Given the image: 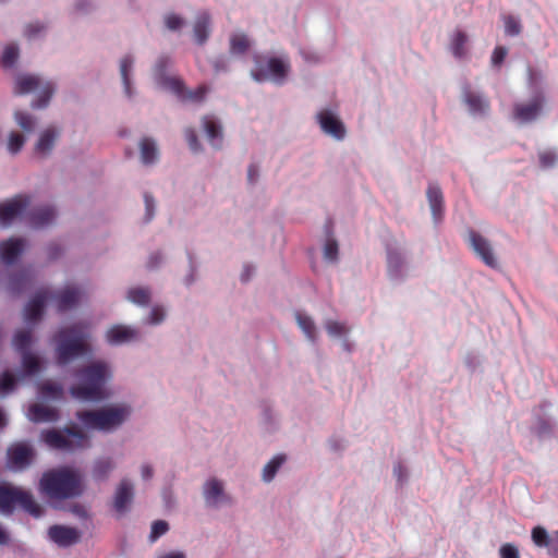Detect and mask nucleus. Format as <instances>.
Instances as JSON below:
<instances>
[{
	"instance_id": "1",
	"label": "nucleus",
	"mask_w": 558,
	"mask_h": 558,
	"mask_svg": "<svg viewBox=\"0 0 558 558\" xmlns=\"http://www.w3.org/2000/svg\"><path fill=\"white\" fill-rule=\"evenodd\" d=\"M74 383L69 388L70 395L80 401L99 402L110 398L107 385L112 379L109 363L95 361L75 369Z\"/></svg>"
},
{
	"instance_id": "2",
	"label": "nucleus",
	"mask_w": 558,
	"mask_h": 558,
	"mask_svg": "<svg viewBox=\"0 0 558 558\" xmlns=\"http://www.w3.org/2000/svg\"><path fill=\"white\" fill-rule=\"evenodd\" d=\"M38 488L50 499H70L82 494V477L68 466L51 469L43 473Z\"/></svg>"
},
{
	"instance_id": "3",
	"label": "nucleus",
	"mask_w": 558,
	"mask_h": 558,
	"mask_svg": "<svg viewBox=\"0 0 558 558\" xmlns=\"http://www.w3.org/2000/svg\"><path fill=\"white\" fill-rule=\"evenodd\" d=\"M131 413V405L118 404L96 410L77 411L75 416L86 429L112 433L129 420Z\"/></svg>"
},
{
	"instance_id": "4",
	"label": "nucleus",
	"mask_w": 558,
	"mask_h": 558,
	"mask_svg": "<svg viewBox=\"0 0 558 558\" xmlns=\"http://www.w3.org/2000/svg\"><path fill=\"white\" fill-rule=\"evenodd\" d=\"M40 439L51 449L73 453L90 448L89 435L77 425L63 428H49L40 434Z\"/></svg>"
},
{
	"instance_id": "5",
	"label": "nucleus",
	"mask_w": 558,
	"mask_h": 558,
	"mask_svg": "<svg viewBox=\"0 0 558 558\" xmlns=\"http://www.w3.org/2000/svg\"><path fill=\"white\" fill-rule=\"evenodd\" d=\"M16 505L36 519L45 514L44 508L34 500L29 492L14 486H0V512L12 514Z\"/></svg>"
},
{
	"instance_id": "6",
	"label": "nucleus",
	"mask_w": 558,
	"mask_h": 558,
	"mask_svg": "<svg viewBox=\"0 0 558 558\" xmlns=\"http://www.w3.org/2000/svg\"><path fill=\"white\" fill-rule=\"evenodd\" d=\"M167 63L168 59L161 58L156 65L159 84L171 90L182 101L202 102L209 88L206 85H199L194 90L187 89L181 78L163 75V70Z\"/></svg>"
},
{
	"instance_id": "7",
	"label": "nucleus",
	"mask_w": 558,
	"mask_h": 558,
	"mask_svg": "<svg viewBox=\"0 0 558 558\" xmlns=\"http://www.w3.org/2000/svg\"><path fill=\"white\" fill-rule=\"evenodd\" d=\"M36 90L39 92V95L38 98L33 101L32 107L35 109L45 108L54 92L52 83H43L38 76L29 74H23L16 77L15 94L24 95Z\"/></svg>"
},
{
	"instance_id": "8",
	"label": "nucleus",
	"mask_w": 558,
	"mask_h": 558,
	"mask_svg": "<svg viewBox=\"0 0 558 558\" xmlns=\"http://www.w3.org/2000/svg\"><path fill=\"white\" fill-rule=\"evenodd\" d=\"M202 496L206 508L211 510L231 507L234 502L233 497L226 490L225 482L216 476H210L203 483Z\"/></svg>"
},
{
	"instance_id": "9",
	"label": "nucleus",
	"mask_w": 558,
	"mask_h": 558,
	"mask_svg": "<svg viewBox=\"0 0 558 558\" xmlns=\"http://www.w3.org/2000/svg\"><path fill=\"white\" fill-rule=\"evenodd\" d=\"M58 349H90V329L86 323H76L57 333Z\"/></svg>"
},
{
	"instance_id": "10",
	"label": "nucleus",
	"mask_w": 558,
	"mask_h": 558,
	"mask_svg": "<svg viewBox=\"0 0 558 558\" xmlns=\"http://www.w3.org/2000/svg\"><path fill=\"white\" fill-rule=\"evenodd\" d=\"M34 448L26 442H17L8 448L7 468L12 472H22L28 469L35 459Z\"/></svg>"
},
{
	"instance_id": "11",
	"label": "nucleus",
	"mask_w": 558,
	"mask_h": 558,
	"mask_svg": "<svg viewBox=\"0 0 558 558\" xmlns=\"http://www.w3.org/2000/svg\"><path fill=\"white\" fill-rule=\"evenodd\" d=\"M31 205V197L26 194H17L0 203V225L10 226L20 218Z\"/></svg>"
},
{
	"instance_id": "12",
	"label": "nucleus",
	"mask_w": 558,
	"mask_h": 558,
	"mask_svg": "<svg viewBox=\"0 0 558 558\" xmlns=\"http://www.w3.org/2000/svg\"><path fill=\"white\" fill-rule=\"evenodd\" d=\"M550 407V402L544 401L533 410L534 423L532 432L541 439L548 438L554 433V421L547 413Z\"/></svg>"
},
{
	"instance_id": "13",
	"label": "nucleus",
	"mask_w": 558,
	"mask_h": 558,
	"mask_svg": "<svg viewBox=\"0 0 558 558\" xmlns=\"http://www.w3.org/2000/svg\"><path fill=\"white\" fill-rule=\"evenodd\" d=\"M462 101L474 117H485L490 110L489 99L483 94L473 90L469 85L462 88Z\"/></svg>"
},
{
	"instance_id": "14",
	"label": "nucleus",
	"mask_w": 558,
	"mask_h": 558,
	"mask_svg": "<svg viewBox=\"0 0 558 558\" xmlns=\"http://www.w3.org/2000/svg\"><path fill=\"white\" fill-rule=\"evenodd\" d=\"M48 537L59 547L66 548L81 539V532L76 527L54 524L48 529Z\"/></svg>"
},
{
	"instance_id": "15",
	"label": "nucleus",
	"mask_w": 558,
	"mask_h": 558,
	"mask_svg": "<svg viewBox=\"0 0 558 558\" xmlns=\"http://www.w3.org/2000/svg\"><path fill=\"white\" fill-rule=\"evenodd\" d=\"M544 105L542 95L535 96L527 104H515L513 107V119L520 123H529L534 121L541 113Z\"/></svg>"
},
{
	"instance_id": "16",
	"label": "nucleus",
	"mask_w": 558,
	"mask_h": 558,
	"mask_svg": "<svg viewBox=\"0 0 558 558\" xmlns=\"http://www.w3.org/2000/svg\"><path fill=\"white\" fill-rule=\"evenodd\" d=\"M134 485L129 478H122L113 496V508L119 513H125L134 499Z\"/></svg>"
},
{
	"instance_id": "17",
	"label": "nucleus",
	"mask_w": 558,
	"mask_h": 558,
	"mask_svg": "<svg viewBox=\"0 0 558 558\" xmlns=\"http://www.w3.org/2000/svg\"><path fill=\"white\" fill-rule=\"evenodd\" d=\"M57 210L51 205H40L27 213V221L35 229H43L53 223Z\"/></svg>"
},
{
	"instance_id": "18",
	"label": "nucleus",
	"mask_w": 558,
	"mask_h": 558,
	"mask_svg": "<svg viewBox=\"0 0 558 558\" xmlns=\"http://www.w3.org/2000/svg\"><path fill=\"white\" fill-rule=\"evenodd\" d=\"M318 123L322 130L338 141L345 137L344 124L331 111L323 110L317 114Z\"/></svg>"
},
{
	"instance_id": "19",
	"label": "nucleus",
	"mask_w": 558,
	"mask_h": 558,
	"mask_svg": "<svg viewBox=\"0 0 558 558\" xmlns=\"http://www.w3.org/2000/svg\"><path fill=\"white\" fill-rule=\"evenodd\" d=\"M470 243L476 255L489 267L495 268L497 266L496 258L494 256L489 242L481 234L471 231Z\"/></svg>"
},
{
	"instance_id": "20",
	"label": "nucleus",
	"mask_w": 558,
	"mask_h": 558,
	"mask_svg": "<svg viewBox=\"0 0 558 558\" xmlns=\"http://www.w3.org/2000/svg\"><path fill=\"white\" fill-rule=\"evenodd\" d=\"M25 247V240L22 238H10L0 243V258L7 265L14 264Z\"/></svg>"
},
{
	"instance_id": "21",
	"label": "nucleus",
	"mask_w": 558,
	"mask_h": 558,
	"mask_svg": "<svg viewBox=\"0 0 558 558\" xmlns=\"http://www.w3.org/2000/svg\"><path fill=\"white\" fill-rule=\"evenodd\" d=\"M60 312H64L76 306L81 299V292L75 287H65L52 295Z\"/></svg>"
},
{
	"instance_id": "22",
	"label": "nucleus",
	"mask_w": 558,
	"mask_h": 558,
	"mask_svg": "<svg viewBox=\"0 0 558 558\" xmlns=\"http://www.w3.org/2000/svg\"><path fill=\"white\" fill-rule=\"evenodd\" d=\"M211 26V16L203 11L196 15L193 25V36L197 45L203 46L209 38Z\"/></svg>"
},
{
	"instance_id": "23",
	"label": "nucleus",
	"mask_w": 558,
	"mask_h": 558,
	"mask_svg": "<svg viewBox=\"0 0 558 558\" xmlns=\"http://www.w3.org/2000/svg\"><path fill=\"white\" fill-rule=\"evenodd\" d=\"M135 328L124 325H114L108 329L106 337L110 344H122L130 342L137 337Z\"/></svg>"
},
{
	"instance_id": "24",
	"label": "nucleus",
	"mask_w": 558,
	"mask_h": 558,
	"mask_svg": "<svg viewBox=\"0 0 558 558\" xmlns=\"http://www.w3.org/2000/svg\"><path fill=\"white\" fill-rule=\"evenodd\" d=\"M29 421L34 423H54L59 420V411L54 408L43 404H33L28 409L27 414Z\"/></svg>"
},
{
	"instance_id": "25",
	"label": "nucleus",
	"mask_w": 558,
	"mask_h": 558,
	"mask_svg": "<svg viewBox=\"0 0 558 558\" xmlns=\"http://www.w3.org/2000/svg\"><path fill=\"white\" fill-rule=\"evenodd\" d=\"M48 299V291L37 292L25 306V319L35 323L40 319L45 303Z\"/></svg>"
},
{
	"instance_id": "26",
	"label": "nucleus",
	"mask_w": 558,
	"mask_h": 558,
	"mask_svg": "<svg viewBox=\"0 0 558 558\" xmlns=\"http://www.w3.org/2000/svg\"><path fill=\"white\" fill-rule=\"evenodd\" d=\"M427 199L435 220H439L444 211V195L441 189L430 183L426 191Z\"/></svg>"
},
{
	"instance_id": "27",
	"label": "nucleus",
	"mask_w": 558,
	"mask_h": 558,
	"mask_svg": "<svg viewBox=\"0 0 558 558\" xmlns=\"http://www.w3.org/2000/svg\"><path fill=\"white\" fill-rule=\"evenodd\" d=\"M59 136V131L54 128H47L39 136L36 145L35 153L41 156H47L53 148V145Z\"/></svg>"
},
{
	"instance_id": "28",
	"label": "nucleus",
	"mask_w": 558,
	"mask_h": 558,
	"mask_svg": "<svg viewBox=\"0 0 558 558\" xmlns=\"http://www.w3.org/2000/svg\"><path fill=\"white\" fill-rule=\"evenodd\" d=\"M114 468L116 463L110 457L98 458L93 463V478L97 482H105L108 480Z\"/></svg>"
},
{
	"instance_id": "29",
	"label": "nucleus",
	"mask_w": 558,
	"mask_h": 558,
	"mask_svg": "<svg viewBox=\"0 0 558 558\" xmlns=\"http://www.w3.org/2000/svg\"><path fill=\"white\" fill-rule=\"evenodd\" d=\"M203 126L210 144L217 148L221 147L222 131L220 124L214 118L206 116L203 118Z\"/></svg>"
},
{
	"instance_id": "30",
	"label": "nucleus",
	"mask_w": 558,
	"mask_h": 558,
	"mask_svg": "<svg viewBox=\"0 0 558 558\" xmlns=\"http://www.w3.org/2000/svg\"><path fill=\"white\" fill-rule=\"evenodd\" d=\"M404 258L401 253L397 251H389L387 255V270L388 275L392 279L403 277Z\"/></svg>"
},
{
	"instance_id": "31",
	"label": "nucleus",
	"mask_w": 558,
	"mask_h": 558,
	"mask_svg": "<svg viewBox=\"0 0 558 558\" xmlns=\"http://www.w3.org/2000/svg\"><path fill=\"white\" fill-rule=\"evenodd\" d=\"M287 457L282 453L272 457L262 470V480L265 483H270L277 475L278 471L284 464Z\"/></svg>"
},
{
	"instance_id": "32",
	"label": "nucleus",
	"mask_w": 558,
	"mask_h": 558,
	"mask_svg": "<svg viewBox=\"0 0 558 558\" xmlns=\"http://www.w3.org/2000/svg\"><path fill=\"white\" fill-rule=\"evenodd\" d=\"M23 373L26 376H34L41 371V361L35 354L36 351H21Z\"/></svg>"
},
{
	"instance_id": "33",
	"label": "nucleus",
	"mask_w": 558,
	"mask_h": 558,
	"mask_svg": "<svg viewBox=\"0 0 558 558\" xmlns=\"http://www.w3.org/2000/svg\"><path fill=\"white\" fill-rule=\"evenodd\" d=\"M141 160L144 165H151L158 158V149L156 143L148 137L141 141L140 144Z\"/></svg>"
},
{
	"instance_id": "34",
	"label": "nucleus",
	"mask_w": 558,
	"mask_h": 558,
	"mask_svg": "<svg viewBox=\"0 0 558 558\" xmlns=\"http://www.w3.org/2000/svg\"><path fill=\"white\" fill-rule=\"evenodd\" d=\"M262 425L268 433H274L279 426V417L267 402L262 404Z\"/></svg>"
},
{
	"instance_id": "35",
	"label": "nucleus",
	"mask_w": 558,
	"mask_h": 558,
	"mask_svg": "<svg viewBox=\"0 0 558 558\" xmlns=\"http://www.w3.org/2000/svg\"><path fill=\"white\" fill-rule=\"evenodd\" d=\"M39 397L44 400H61L63 387L57 383L45 381L39 386Z\"/></svg>"
},
{
	"instance_id": "36",
	"label": "nucleus",
	"mask_w": 558,
	"mask_h": 558,
	"mask_svg": "<svg viewBox=\"0 0 558 558\" xmlns=\"http://www.w3.org/2000/svg\"><path fill=\"white\" fill-rule=\"evenodd\" d=\"M532 539L536 546L546 548L549 554L556 550L553 538L542 526H536L532 530Z\"/></svg>"
},
{
	"instance_id": "37",
	"label": "nucleus",
	"mask_w": 558,
	"mask_h": 558,
	"mask_svg": "<svg viewBox=\"0 0 558 558\" xmlns=\"http://www.w3.org/2000/svg\"><path fill=\"white\" fill-rule=\"evenodd\" d=\"M270 76L278 82L283 81L288 72V65L279 58H270L267 63Z\"/></svg>"
},
{
	"instance_id": "38",
	"label": "nucleus",
	"mask_w": 558,
	"mask_h": 558,
	"mask_svg": "<svg viewBox=\"0 0 558 558\" xmlns=\"http://www.w3.org/2000/svg\"><path fill=\"white\" fill-rule=\"evenodd\" d=\"M250 46V39L245 34H233L230 37V52L232 54H244Z\"/></svg>"
},
{
	"instance_id": "39",
	"label": "nucleus",
	"mask_w": 558,
	"mask_h": 558,
	"mask_svg": "<svg viewBox=\"0 0 558 558\" xmlns=\"http://www.w3.org/2000/svg\"><path fill=\"white\" fill-rule=\"evenodd\" d=\"M17 385V378L10 371H4L0 375V397L11 393Z\"/></svg>"
},
{
	"instance_id": "40",
	"label": "nucleus",
	"mask_w": 558,
	"mask_h": 558,
	"mask_svg": "<svg viewBox=\"0 0 558 558\" xmlns=\"http://www.w3.org/2000/svg\"><path fill=\"white\" fill-rule=\"evenodd\" d=\"M466 43V34L464 32L457 31L451 39V51L456 58L464 57Z\"/></svg>"
},
{
	"instance_id": "41",
	"label": "nucleus",
	"mask_w": 558,
	"mask_h": 558,
	"mask_svg": "<svg viewBox=\"0 0 558 558\" xmlns=\"http://www.w3.org/2000/svg\"><path fill=\"white\" fill-rule=\"evenodd\" d=\"M128 299L137 305H147L150 301V291L147 288H132L128 292Z\"/></svg>"
},
{
	"instance_id": "42",
	"label": "nucleus",
	"mask_w": 558,
	"mask_h": 558,
	"mask_svg": "<svg viewBox=\"0 0 558 558\" xmlns=\"http://www.w3.org/2000/svg\"><path fill=\"white\" fill-rule=\"evenodd\" d=\"M295 318L299 327L303 330L305 336L310 339H314L316 333V327L313 319L308 315L303 314L301 312L295 313Z\"/></svg>"
},
{
	"instance_id": "43",
	"label": "nucleus",
	"mask_w": 558,
	"mask_h": 558,
	"mask_svg": "<svg viewBox=\"0 0 558 558\" xmlns=\"http://www.w3.org/2000/svg\"><path fill=\"white\" fill-rule=\"evenodd\" d=\"M19 58V48L16 45H8L4 47L2 57L0 60L1 66L9 69L14 65Z\"/></svg>"
},
{
	"instance_id": "44",
	"label": "nucleus",
	"mask_w": 558,
	"mask_h": 558,
	"mask_svg": "<svg viewBox=\"0 0 558 558\" xmlns=\"http://www.w3.org/2000/svg\"><path fill=\"white\" fill-rule=\"evenodd\" d=\"M33 341V333L29 329L16 331L13 338L14 349H29Z\"/></svg>"
},
{
	"instance_id": "45",
	"label": "nucleus",
	"mask_w": 558,
	"mask_h": 558,
	"mask_svg": "<svg viewBox=\"0 0 558 558\" xmlns=\"http://www.w3.org/2000/svg\"><path fill=\"white\" fill-rule=\"evenodd\" d=\"M56 362L60 367H64L78 360L87 351H57Z\"/></svg>"
},
{
	"instance_id": "46",
	"label": "nucleus",
	"mask_w": 558,
	"mask_h": 558,
	"mask_svg": "<svg viewBox=\"0 0 558 558\" xmlns=\"http://www.w3.org/2000/svg\"><path fill=\"white\" fill-rule=\"evenodd\" d=\"M132 65H133V59L131 56H125L121 59L120 72H121L122 81L124 84L125 93L129 96H130V89H131L129 73L132 69Z\"/></svg>"
},
{
	"instance_id": "47",
	"label": "nucleus",
	"mask_w": 558,
	"mask_h": 558,
	"mask_svg": "<svg viewBox=\"0 0 558 558\" xmlns=\"http://www.w3.org/2000/svg\"><path fill=\"white\" fill-rule=\"evenodd\" d=\"M392 472L397 481V486L403 487L409 481L408 468L401 461H398L395 463Z\"/></svg>"
},
{
	"instance_id": "48",
	"label": "nucleus",
	"mask_w": 558,
	"mask_h": 558,
	"mask_svg": "<svg viewBox=\"0 0 558 558\" xmlns=\"http://www.w3.org/2000/svg\"><path fill=\"white\" fill-rule=\"evenodd\" d=\"M14 118L16 123L27 132L32 131L35 126V119L27 112L19 110L14 113Z\"/></svg>"
},
{
	"instance_id": "49",
	"label": "nucleus",
	"mask_w": 558,
	"mask_h": 558,
	"mask_svg": "<svg viewBox=\"0 0 558 558\" xmlns=\"http://www.w3.org/2000/svg\"><path fill=\"white\" fill-rule=\"evenodd\" d=\"M25 144V137L17 133V132H12L9 136V141H8V149L11 154H17L24 146Z\"/></svg>"
},
{
	"instance_id": "50",
	"label": "nucleus",
	"mask_w": 558,
	"mask_h": 558,
	"mask_svg": "<svg viewBox=\"0 0 558 558\" xmlns=\"http://www.w3.org/2000/svg\"><path fill=\"white\" fill-rule=\"evenodd\" d=\"M168 530H169L168 522H166L163 520L154 521L151 524V530H150V534H149L150 541L155 542L156 539L161 537L163 534H166L168 532Z\"/></svg>"
},
{
	"instance_id": "51",
	"label": "nucleus",
	"mask_w": 558,
	"mask_h": 558,
	"mask_svg": "<svg viewBox=\"0 0 558 558\" xmlns=\"http://www.w3.org/2000/svg\"><path fill=\"white\" fill-rule=\"evenodd\" d=\"M338 251L339 248L337 241L333 239L328 240L324 246V258L331 263L337 262Z\"/></svg>"
},
{
	"instance_id": "52",
	"label": "nucleus",
	"mask_w": 558,
	"mask_h": 558,
	"mask_svg": "<svg viewBox=\"0 0 558 558\" xmlns=\"http://www.w3.org/2000/svg\"><path fill=\"white\" fill-rule=\"evenodd\" d=\"M326 329L332 337H342L348 331L345 325L337 320H328L326 323Z\"/></svg>"
},
{
	"instance_id": "53",
	"label": "nucleus",
	"mask_w": 558,
	"mask_h": 558,
	"mask_svg": "<svg viewBox=\"0 0 558 558\" xmlns=\"http://www.w3.org/2000/svg\"><path fill=\"white\" fill-rule=\"evenodd\" d=\"M505 32L509 36L519 35L521 32L520 22L511 15L506 16L505 17Z\"/></svg>"
},
{
	"instance_id": "54",
	"label": "nucleus",
	"mask_w": 558,
	"mask_h": 558,
	"mask_svg": "<svg viewBox=\"0 0 558 558\" xmlns=\"http://www.w3.org/2000/svg\"><path fill=\"white\" fill-rule=\"evenodd\" d=\"M165 24L170 31H178L184 25V20L174 13L167 14L165 16Z\"/></svg>"
},
{
	"instance_id": "55",
	"label": "nucleus",
	"mask_w": 558,
	"mask_h": 558,
	"mask_svg": "<svg viewBox=\"0 0 558 558\" xmlns=\"http://www.w3.org/2000/svg\"><path fill=\"white\" fill-rule=\"evenodd\" d=\"M539 163L543 168H550L557 161V156L553 150H543L538 154Z\"/></svg>"
},
{
	"instance_id": "56",
	"label": "nucleus",
	"mask_w": 558,
	"mask_h": 558,
	"mask_svg": "<svg viewBox=\"0 0 558 558\" xmlns=\"http://www.w3.org/2000/svg\"><path fill=\"white\" fill-rule=\"evenodd\" d=\"M500 558H520V553L517 546L507 543L499 548Z\"/></svg>"
},
{
	"instance_id": "57",
	"label": "nucleus",
	"mask_w": 558,
	"mask_h": 558,
	"mask_svg": "<svg viewBox=\"0 0 558 558\" xmlns=\"http://www.w3.org/2000/svg\"><path fill=\"white\" fill-rule=\"evenodd\" d=\"M328 447L332 452L340 453L345 450L347 441L344 438H341L339 436H331L328 439Z\"/></svg>"
},
{
	"instance_id": "58",
	"label": "nucleus",
	"mask_w": 558,
	"mask_h": 558,
	"mask_svg": "<svg viewBox=\"0 0 558 558\" xmlns=\"http://www.w3.org/2000/svg\"><path fill=\"white\" fill-rule=\"evenodd\" d=\"M185 138L190 148L193 151H198L201 149V144L198 142V137L194 129L189 128L185 130Z\"/></svg>"
},
{
	"instance_id": "59",
	"label": "nucleus",
	"mask_w": 558,
	"mask_h": 558,
	"mask_svg": "<svg viewBox=\"0 0 558 558\" xmlns=\"http://www.w3.org/2000/svg\"><path fill=\"white\" fill-rule=\"evenodd\" d=\"M45 28H46L45 25L39 22L29 23L28 25H26V27L24 29V35L28 39H32V38H35L38 34H40L43 31H45Z\"/></svg>"
},
{
	"instance_id": "60",
	"label": "nucleus",
	"mask_w": 558,
	"mask_h": 558,
	"mask_svg": "<svg viewBox=\"0 0 558 558\" xmlns=\"http://www.w3.org/2000/svg\"><path fill=\"white\" fill-rule=\"evenodd\" d=\"M165 316L166 312L163 307L156 305L149 313V323L154 325L160 324L165 319Z\"/></svg>"
},
{
	"instance_id": "61",
	"label": "nucleus",
	"mask_w": 558,
	"mask_h": 558,
	"mask_svg": "<svg viewBox=\"0 0 558 558\" xmlns=\"http://www.w3.org/2000/svg\"><path fill=\"white\" fill-rule=\"evenodd\" d=\"M507 52L508 51L505 47H501V46L496 47L492 54L493 65H496V66L500 65L504 62V60L507 56Z\"/></svg>"
},
{
	"instance_id": "62",
	"label": "nucleus",
	"mask_w": 558,
	"mask_h": 558,
	"mask_svg": "<svg viewBox=\"0 0 558 558\" xmlns=\"http://www.w3.org/2000/svg\"><path fill=\"white\" fill-rule=\"evenodd\" d=\"M144 202H145V207H146V220L149 221V220H151V218L154 216L155 201L150 194L145 193Z\"/></svg>"
},
{
	"instance_id": "63",
	"label": "nucleus",
	"mask_w": 558,
	"mask_h": 558,
	"mask_svg": "<svg viewBox=\"0 0 558 558\" xmlns=\"http://www.w3.org/2000/svg\"><path fill=\"white\" fill-rule=\"evenodd\" d=\"M141 476L144 481H149L154 476V469L149 463H143L141 466Z\"/></svg>"
},
{
	"instance_id": "64",
	"label": "nucleus",
	"mask_w": 558,
	"mask_h": 558,
	"mask_svg": "<svg viewBox=\"0 0 558 558\" xmlns=\"http://www.w3.org/2000/svg\"><path fill=\"white\" fill-rule=\"evenodd\" d=\"M258 175H259V170H258V167L254 163L248 166V169H247V180L251 184H254L257 179H258Z\"/></svg>"
}]
</instances>
